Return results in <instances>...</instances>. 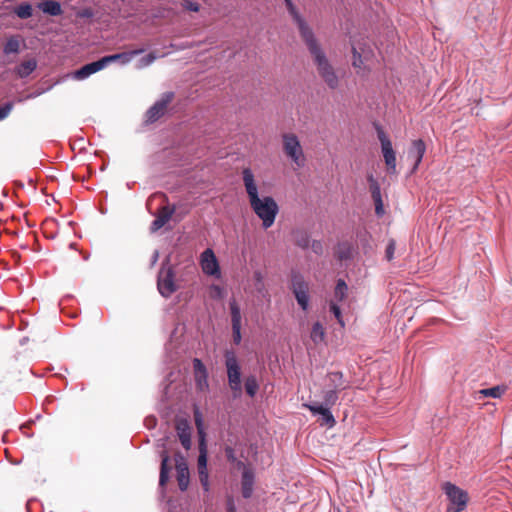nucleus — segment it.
<instances>
[{"label":"nucleus","mask_w":512,"mask_h":512,"mask_svg":"<svg viewBox=\"0 0 512 512\" xmlns=\"http://www.w3.org/2000/svg\"><path fill=\"white\" fill-rule=\"evenodd\" d=\"M242 180L252 210L262 220L265 229L271 227L279 211L276 201L271 196L259 197L258 185L249 167L242 170Z\"/></svg>","instance_id":"f257e3e1"},{"label":"nucleus","mask_w":512,"mask_h":512,"mask_svg":"<svg viewBox=\"0 0 512 512\" xmlns=\"http://www.w3.org/2000/svg\"><path fill=\"white\" fill-rule=\"evenodd\" d=\"M174 130H155L152 134L149 135V141L156 147H159V151L157 153H161L162 155L159 158H165L166 156H173L174 158L171 161L177 160L178 158H183L185 156H193L194 158H201L204 153L202 150L195 149V145H185L180 142H177L174 138H172V132Z\"/></svg>","instance_id":"f03ea898"},{"label":"nucleus","mask_w":512,"mask_h":512,"mask_svg":"<svg viewBox=\"0 0 512 512\" xmlns=\"http://www.w3.org/2000/svg\"><path fill=\"white\" fill-rule=\"evenodd\" d=\"M198 449L199 455L197 460L198 476L203 488V492L207 498L211 497V487L208 473V443L207 434L204 428L203 420L198 414L196 416Z\"/></svg>","instance_id":"7ed1b4c3"},{"label":"nucleus","mask_w":512,"mask_h":512,"mask_svg":"<svg viewBox=\"0 0 512 512\" xmlns=\"http://www.w3.org/2000/svg\"><path fill=\"white\" fill-rule=\"evenodd\" d=\"M305 44L313 57L319 76L330 89H336L339 86V78L316 38L306 41Z\"/></svg>","instance_id":"20e7f679"},{"label":"nucleus","mask_w":512,"mask_h":512,"mask_svg":"<svg viewBox=\"0 0 512 512\" xmlns=\"http://www.w3.org/2000/svg\"><path fill=\"white\" fill-rule=\"evenodd\" d=\"M226 460L233 463L232 471H239L241 473V494L245 499L252 496L255 484V472L250 463H245L237 460L234 457L231 448L226 447Z\"/></svg>","instance_id":"39448f33"},{"label":"nucleus","mask_w":512,"mask_h":512,"mask_svg":"<svg viewBox=\"0 0 512 512\" xmlns=\"http://www.w3.org/2000/svg\"><path fill=\"white\" fill-rule=\"evenodd\" d=\"M179 286L176 282V272L170 264L169 258L161 263V267L157 273V289L163 298H169L178 290Z\"/></svg>","instance_id":"423d86ee"},{"label":"nucleus","mask_w":512,"mask_h":512,"mask_svg":"<svg viewBox=\"0 0 512 512\" xmlns=\"http://www.w3.org/2000/svg\"><path fill=\"white\" fill-rule=\"evenodd\" d=\"M226 374L233 397L240 398L243 393L241 367L233 352L226 351Z\"/></svg>","instance_id":"0eeeda50"},{"label":"nucleus","mask_w":512,"mask_h":512,"mask_svg":"<svg viewBox=\"0 0 512 512\" xmlns=\"http://www.w3.org/2000/svg\"><path fill=\"white\" fill-rule=\"evenodd\" d=\"M442 489L449 500L446 512H461L466 508L469 496L465 490L451 482H445Z\"/></svg>","instance_id":"6e6552de"},{"label":"nucleus","mask_w":512,"mask_h":512,"mask_svg":"<svg viewBox=\"0 0 512 512\" xmlns=\"http://www.w3.org/2000/svg\"><path fill=\"white\" fill-rule=\"evenodd\" d=\"M283 150L285 155L290 158L298 167L305 164V156L299 139L292 133H285L282 136Z\"/></svg>","instance_id":"1a4fd4ad"},{"label":"nucleus","mask_w":512,"mask_h":512,"mask_svg":"<svg viewBox=\"0 0 512 512\" xmlns=\"http://www.w3.org/2000/svg\"><path fill=\"white\" fill-rule=\"evenodd\" d=\"M174 93L173 92H165L162 94L161 98L154 103L153 106H151L148 111L146 112V119L145 123L147 125L155 123L158 119L163 117L165 113L167 112L168 106L172 103L174 100Z\"/></svg>","instance_id":"9d476101"},{"label":"nucleus","mask_w":512,"mask_h":512,"mask_svg":"<svg viewBox=\"0 0 512 512\" xmlns=\"http://www.w3.org/2000/svg\"><path fill=\"white\" fill-rule=\"evenodd\" d=\"M199 264L205 275L214 278L221 277V267L212 248L208 247L201 252Z\"/></svg>","instance_id":"9b49d317"},{"label":"nucleus","mask_w":512,"mask_h":512,"mask_svg":"<svg viewBox=\"0 0 512 512\" xmlns=\"http://www.w3.org/2000/svg\"><path fill=\"white\" fill-rule=\"evenodd\" d=\"M378 139L381 143V152L389 174H395L396 170V152L392 142L384 130H378Z\"/></svg>","instance_id":"f8f14e48"},{"label":"nucleus","mask_w":512,"mask_h":512,"mask_svg":"<svg viewBox=\"0 0 512 512\" xmlns=\"http://www.w3.org/2000/svg\"><path fill=\"white\" fill-rule=\"evenodd\" d=\"M291 290L302 310L307 311L309 308V284L300 274L292 276Z\"/></svg>","instance_id":"ddd939ff"},{"label":"nucleus","mask_w":512,"mask_h":512,"mask_svg":"<svg viewBox=\"0 0 512 512\" xmlns=\"http://www.w3.org/2000/svg\"><path fill=\"white\" fill-rule=\"evenodd\" d=\"M172 325L173 329L170 331L169 339L165 344V362H173L176 359L177 352L174 351V348L186 330V325L175 319L173 320Z\"/></svg>","instance_id":"4468645a"},{"label":"nucleus","mask_w":512,"mask_h":512,"mask_svg":"<svg viewBox=\"0 0 512 512\" xmlns=\"http://www.w3.org/2000/svg\"><path fill=\"white\" fill-rule=\"evenodd\" d=\"M174 460L176 468V479L179 489L181 492H185L188 489L190 483V471L188 462L180 451L175 453Z\"/></svg>","instance_id":"2eb2a0df"},{"label":"nucleus","mask_w":512,"mask_h":512,"mask_svg":"<svg viewBox=\"0 0 512 512\" xmlns=\"http://www.w3.org/2000/svg\"><path fill=\"white\" fill-rule=\"evenodd\" d=\"M286 4V8L289 12V14L292 16L294 22L296 23L300 36L304 42L311 40L314 38V33L311 30V28L307 25L305 20L301 17L299 12L297 11L296 6L293 4L291 0H284Z\"/></svg>","instance_id":"dca6fc26"},{"label":"nucleus","mask_w":512,"mask_h":512,"mask_svg":"<svg viewBox=\"0 0 512 512\" xmlns=\"http://www.w3.org/2000/svg\"><path fill=\"white\" fill-rule=\"evenodd\" d=\"M160 457H161V463H160V475H159L158 486H159L160 496L162 498H164L166 495V485L171 478L172 466L170 464L171 456L167 450H165V449L162 450L160 453Z\"/></svg>","instance_id":"f3484780"},{"label":"nucleus","mask_w":512,"mask_h":512,"mask_svg":"<svg viewBox=\"0 0 512 512\" xmlns=\"http://www.w3.org/2000/svg\"><path fill=\"white\" fill-rule=\"evenodd\" d=\"M231 326H232V339L234 344L238 345L241 342V327L242 316L240 308L235 301L230 302Z\"/></svg>","instance_id":"a211bd4d"},{"label":"nucleus","mask_w":512,"mask_h":512,"mask_svg":"<svg viewBox=\"0 0 512 512\" xmlns=\"http://www.w3.org/2000/svg\"><path fill=\"white\" fill-rule=\"evenodd\" d=\"M176 433L184 449L189 450L192 442V428L188 420L181 418L176 422Z\"/></svg>","instance_id":"6ab92c4d"},{"label":"nucleus","mask_w":512,"mask_h":512,"mask_svg":"<svg viewBox=\"0 0 512 512\" xmlns=\"http://www.w3.org/2000/svg\"><path fill=\"white\" fill-rule=\"evenodd\" d=\"M196 387L200 391L208 389V372L204 363L199 358L193 360Z\"/></svg>","instance_id":"aec40b11"},{"label":"nucleus","mask_w":512,"mask_h":512,"mask_svg":"<svg viewBox=\"0 0 512 512\" xmlns=\"http://www.w3.org/2000/svg\"><path fill=\"white\" fill-rule=\"evenodd\" d=\"M304 407L309 409L313 414H320L322 416L321 425L325 424L329 427H333L335 425L336 421L330 412V408L319 404H304Z\"/></svg>","instance_id":"412c9836"},{"label":"nucleus","mask_w":512,"mask_h":512,"mask_svg":"<svg viewBox=\"0 0 512 512\" xmlns=\"http://www.w3.org/2000/svg\"><path fill=\"white\" fill-rule=\"evenodd\" d=\"M426 151V145L423 140L418 139L412 141L411 147L408 151V157L414 159V165L412 171L414 172L422 161V158Z\"/></svg>","instance_id":"4be33fe9"},{"label":"nucleus","mask_w":512,"mask_h":512,"mask_svg":"<svg viewBox=\"0 0 512 512\" xmlns=\"http://www.w3.org/2000/svg\"><path fill=\"white\" fill-rule=\"evenodd\" d=\"M106 65L103 61V58L97 60V61H94V62H91V63H88L84 66H82L80 69H78L76 72H75V78L76 79H85L87 78L88 76L102 70L103 68H105Z\"/></svg>","instance_id":"5701e85b"},{"label":"nucleus","mask_w":512,"mask_h":512,"mask_svg":"<svg viewBox=\"0 0 512 512\" xmlns=\"http://www.w3.org/2000/svg\"><path fill=\"white\" fill-rule=\"evenodd\" d=\"M144 51H145V49L141 48V49H136V50L129 51V52H122V53H118V54L108 55V56L103 57V61L106 66L109 63L115 62V61H121L123 64H126V63L130 62L134 56L139 55V54L143 53Z\"/></svg>","instance_id":"b1692460"},{"label":"nucleus","mask_w":512,"mask_h":512,"mask_svg":"<svg viewBox=\"0 0 512 512\" xmlns=\"http://www.w3.org/2000/svg\"><path fill=\"white\" fill-rule=\"evenodd\" d=\"M37 68V61L34 58H30L22 61L18 66L15 67V73L19 78L28 77Z\"/></svg>","instance_id":"393cba45"},{"label":"nucleus","mask_w":512,"mask_h":512,"mask_svg":"<svg viewBox=\"0 0 512 512\" xmlns=\"http://www.w3.org/2000/svg\"><path fill=\"white\" fill-rule=\"evenodd\" d=\"M174 212H175V207L173 206L172 208L168 209L165 213H163L160 216L156 217L151 222L150 231L152 233H155L158 230H160L162 227H164L165 224L170 221V219L172 218Z\"/></svg>","instance_id":"a878e982"},{"label":"nucleus","mask_w":512,"mask_h":512,"mask_svg":"<svg viewBox=\"0 0 512 512\" xmlns=\"http://www.w3.org/2000/svg\"><path fill=\"white\" fill-rule=\"evenodd\" d=\"M40 9L49 15L58 16L62 13V8L59 2L48 0L39 5Z\"/></svg>","instance_id":"bb28decb"},{"label":"nucleus","mask_w":512,"mask_h":512,"mask_svg":"<svg viewBox=\"0 0 512 512\" xmlns=\"http://www.w3.org/2000/svg\"><path fill=\"white\" fill-rule=\"evenodd\" d=\"M311 340L315 343H321L325 339V329L320 322H315L310 333Z\"/></svg>","instance_id":"cd10ccee"},{"label":"nucleus","mask_w":512,"mask_h":512,"mask_svg":"<svg viewBox=\"0 0 512 512\" xmlns=\"http://www.w3.org/2000/svg\"><path fill=\"white\" fill-rule=\"evenodd\" d=\"M20 51V39L18 36H11L7 39L3 52L6 55L16 54Z\"/></svg>","instance_id":"c85d7f7f"},{"label":"nucleus","mask_w":512,"mask_h":512,"mask_svg":"<svg viewBox=\"0 0 512 512\" xmlns=\"http://www.w3.org/2000/svg\"><path fill=\"white\" fill-rule=\"evenodd\" d=\"M244 388L246 393L253 398L259 389V384L257 381V378L254 375H249L245 378L244 381Z\"/></svg>","instance_id":"c756f323"},{"label":"nucleus","mask_w":512,"mask_h":512,"mask_svg":"<svg viewBox=\"0 0 512 512\" xmlns=\"http://www.w3.org/2000/svg\"><path fill=\"white\" fill-rule=\"evenodd\" d=\"M14 13L20 19H28L32 16L33 9L28 3H21L14 8Z\"/></svg>","instance_id":"7c9ffc66"},{"label":"nucleus","mask_w":512,"mask_h":512,"mask_svg":"<svg viewBox=\"0 0 512 512\" xmlns=\"http://www.w3.org/2000/svg\"><path fill=\"white\" fill-rule=\"evenodd\" d=\"M506 388L504 386H494L491 388L482 389L479 391L480 394H482L484 397H491V398H500Z\"/></svg>","instance_id":"2f4dec72"},{"label":"nucleus","mask_w":512,"mask_h":512,"mask_svg":"<svg viewBox=\"0 0 512 512\" xmlns=\"http://www.w3.org/2000/svg\"><path fill=\"white\" fill-rule=\"evenodd\" d=\"M328 379L331 383V386L335 390H340L344 388L343 382V374L341 372H331L328 374Z\"/></svg>","instance_id":"473e14b6"},{"label":"nucleus","mask_w":512,"mask_h":512,"mask_svg":"<svg viewBox=\"0 0 512 512\" xmlns=\"http://www.w3.org/2000/svg\"><path fill=\"white\" fill-rule=\"evenodd\" d=\"M324 402H323V406L324 407H328V408H331L333 405H335V403L337 402V399H338V390H335V389H330L328 391H326L324 393Z\"/></svg>","instance_id":"72a5a7b5"},{"label":"nucleus","mask_w":512,"mask_h":512,"mask_svg":"<svg viewBox=\"0 0 512 512\" xmlns=\"http://www.w3.org/2000/svg\"><path fill=\"white\" fill-rule=\"evenodd\" d=\"M347 290H348V287H347V284L345 283V281L342 279H339L337 281V284H336V287L334 290L335 298L338 301H343L344 298L346 297Z\"/></svg>","instance_id":"f704fd0d"},{"label":"nucleus","mask_w":512,"mask_h":512,"mask_svg":"<svg viewBox=\"0 0 512 512\" xmlns=\"http://www.w3.org/2000/svg\"><path fill=\"white\" fill-rule=\"evenodd\" d=\"M352 256V247L349 243H341L338 245L337 257L340 260L349 259Z\"/></svg>","instance_id":"c9c22d12"},{"label":"nucleus","mask_w":512,"mask_h":512,"mask_svg":"<svg viewBox=\"0 0 512 512\" xmlns=\"http://www.w3.org/2000/svg\"><path fill=\"white\" fill-rule=\"evenodd\" d=\"M295 244L300 248L306 249L310 246V238L306 232H298L295 235Z\"/></svg>","instance_id":"e433bc0d"},{"label":"nucleus","mask_w":512,"mask_h":512,"mask_svg":"<svg viewBox=\"0 0 512 512\" xmlns=\"http://www.w3.org/2000/svg\"><path fill=\"white\" fill-rule=\"evenodd\" d=\"M173 374H174L173 371H170L168 373V375L165 376L164 380L161 383L162 394H163L162 397L165 399H168L170 397L168 390H169L170 385L173 383V379H172Z\"/></svg>","instance_id":"4c0bfd02"},{"label":"nucleus","mask_w":512,"mask_h":512,"mask_svg":"<svg viewBox=\"0 0 512 512\" xmlns=\"http://www.w3.org/2000/svg\"><path fill=\"white\" fill-rule=\"evenodd\" d=\"M209 295L213 299H223L224 298V286L219 284H212L209 287Z\"/></svg>","instance_id":"58836bf2"},{"label":"nucleus","mask_w":512,"mask_h":512,"mask_svg":"<svg viewBox=\"0 0 512 512\" xmlns=\"http://www.w3.org/2000/svg\"><path fill=\"white\" fill-rule=\"evenodd\" d=\"M253 280L255 290L259 293H263L265 291V285L262 273L260 271H255L253 274Z\"/></svg>","instance_id":"ea45409f"},{"label":"nucleus","mask_w":512,"mask_h":512,"mask_svg":"<svg viewBox=\"0 0 512 512\" xmlns=\"http://www.w3.org/2000/svg\"><path fill=\"white\" fill-rule=\"evenodd\" d=\"M352 53H353L352 65L355 68L361 69L364 65L362 55L357 51L356 47H354V46L352 47Z\"/></svg>","instance_id":"a19ab883"},{"label":"nucleus","mask_w":512,"mask_h":512,"mask_svg":"<svg viewBox=\"0 0 512 512\" xmlns=\"http://www.w3.org/2000/svg\"><path fill=\"white\" fill-rule=\"evenodd\" d=\"M330 311L333 313L335 318L337 319L338 323L344 327V321L342 318V313L340 307L335 303H330Z\"/></svg>","instance_id":"79ce46f5"},{"label":"nucleus","mask_w":512,"mask_h":512,"mask_svg":"<svg viewBox=\"0 0 512 512\" xmlns=\"http://www.w3.org/2000/svg\"><path fill=\"white\" fill-rule=\"evenodd\" d=\"M159 57V55L155 52V51H152L150 52L149 54H147L145 57H143L141 60H140V63H141V66L142 67H145V66H149L150 64H152L157 58Z\"/></svg>","instance_id":"37998d69"},{"label":"nucleus","mask_w":512,"mask_h":512,"mask_svg":"<svg viewBox=\"0 0 512 512\" xmlns=\"http://www.w3.org/2000/svg\"><path fill=\"white\" fill-rule=\"evenodd\" d=\"M396 249V242L394 239H390L385 251V257L388 261H391L394 257V252Z\"/></svg>","instance_id":"c03bdc74"},{"label":"nucleus","mask_w":512,"mask_h":512,"mask_svg":"<svg viewBox=\"0 0 512 512\" xmlns=\"http://www.w3.org/2000/svg\"><path fill=\"white\" fill-rule=\"evenodd\" d=\"M369 188L373 201L382 199L379 183H374L373 185L369 186Z\"/></svg>","instance_id":"a18cd8bd"},{"label":"nucleus","mask_w":512,"mask_h":512,"mask_svg":"<svg viewBox=\"0 0 512 512\" xmlns=\"http://www.w3.org/2000/svg\"><path fill=\"white\" fill-rule=\"evenodd\" d=\"M13 108L12 103H6L2 106H0V121L5 119L11 112Z\"/></svg>","instance_id":"49530a36"},{"label":"nucleus","mask_w":512,"mask_h":512,"mask_svg":"<svg viewBox=\"0 0 512 512\" xmlns=\"http://www.w3.org/2000/svg\"><path fill=\"white\" fill-rule=\"evenodd\" d=\"M309 247H311L312 251L318 255H321L323 253V245L321 241L314 240L312 241Z\"/></svg>","instance_id":"de8ad7c7"},{"label":"nucleus","mask_w":512,"mask_h":512,"mask_svg":"<svg viewBox=\"0 0 512 512\" xmlns=\"http://www.w3.org/2000/svg\"><path fill=\"white\" fill-rule=\"evenodd\" d=\"M144 422L148 429H154L157 426V418L154 415L147 416Z\"/></svg>","instance_id":"09e8293b"},{"label":"nucleus","mask_w":512,"mask_h":512,"mask_svg":"<svg viewBox=\"0 0 512 512\" xmlns=\"http://www.w3.org/2000/svg\"><path fill=\"white\" fill-rule=\"evenodd\" d=\"M374 203H375V212L377 215H382L383 214V202H382V199H379V200H374Z\"/></svg>","instance_id":"8fccbe9b"},{"label":"nucleus","mask_w":512,"mask_h":512,"mask_svg":"<svg viewBox=\"0 0 512 512\" xmlns=\"http://www.w3.org/2000/svg\"><path fill=\"white\" fill-rule=\"evenodd\" d=\"M226 509H227V512H236V508L233 504V500L230 498L226 499Z\"/></svg>","instance_id":"3c124183"},{"label":"nucleus","mask_w":512,"mask_h":512,"mask_svg":"<svg viewBox=\"0 0 512 512\" xmlns=\"http://www.w3.org/2000/svg\"><path fill=\"white\" fill-rule=\"evenodd\" d=\"M159 258V252L157 250L154 251L152 257H151V264L154 265Z\"/></svg>","instance_id":"603ef678"},{"label":"nucleus","mask_w":512,"mask_h":512,"mask_svg":"<svg viewBox=\"0 0 512 512\" xmlns=\"http://www.w3.org/2000/svg\"><path fill=\"white\" fill-rule=\"evenodd\" d=\"M367 180L369 182V186L373 185L374 183H378V181L374 178V176L372 174H370L368 177H367Z\"/></svg>","instance_id":"864d4df0"},{"label":"nucleus","mask_w":512,"mask_h":512,"mask_svg":"<svg viewBox=\"0 0 512 512\" xmlns=\"http://www.w3.org/2000/svg\"><path fill=\"white\" fill-rule=\"evenodd\" d=\"M188 8L192 11H198L199 9L197 4L191 2L189 3Z\"/></svg>","instance_id":"5fc2aeb1"},{"label":"nucleus","mask_w":512,"mask_h":512,"mask_svg":"<svg viewBox=\"0 0 512 512\" xmlns=\"http://www.w3.org/2000/svg\"><path fill=\"white\" fill-rule=\"evenodd\" d=\"M99 212H100L102 215H105V214L107 213V208H106V207H104V206H101V207L99 208Z\"/></svg>","instance_id":"6e6d98bb"},{"label":"nucleus","mask_w":512,"mask_h":512,"mask_svg":"<svg viewBox=\"0 0 512 512\" xmlns=\"http://www.w3.org/2000/svg\"><path fill=\"white\" fill-rule=\"evenodd\" d=\"M82 257H83V259H84L85 261H87V260L89 259V257H90V254H89V253H87V252H84V253H82Z\"/></svg>","instance_id":"4d7b16f0"},{"label":"nucleus","mask_w":512,"mask_h":512,"mask_svg":"<svg viewBox=\"0 0 512 512\" xmlns=\"http://www.w3.org/2000/svg\"><path fill=\"white\" fill-rule=\"evenodd\" d=\"M70 249H76V243H70L69 244Z\"/></svg>","instance_id":"13d9d810"},{"label":"nucleus","mask_w":512,"mask_h":512,"mask_svg":"<svg viewBox=\"0 0 512 512\" xmlns=\"http://www.w3.org/2000/svg\"><path fill=\"white\" fill-rule=\"evenodd\" d=\"M26 341H27V338H23V339L20 341V344H22V345H23L24 343H26Z\"/></svg>","instance_id":"bf43d9fd"},{"label":"nucleus","mask_w":512,"mask_h":512,"mask_svg":"<svg viewBox=\"0 0 512 512\" xmlns=\"http://www.w3.org/2000/svg\"><path fill=\"white\" fill-rule=\"evenodd\" d=\"M167 503H168L169 506H172V499H168Z\"/></svg>","instance_id":"052dcab7"},{"label":"nucleus","mask_w":512,"mask_h":512,"mask_svg":"<svg viewBox=\"0 0 512 512\" xmlns=\"http://www.w3.org/2000/svg\"><path fill=\"white\" fill-rule=\"evenodd\" d=\"M14 465H18L20 463V461L18 460H15L14 462H12Z\"/></svg>","instance_id":"680f3d73"},{"label":"nucleus","mask_w":512,"mask_h":512,"mask_svg":"<svg viewBox=\"0 0 512 512\" xmlns=\"http://www.w3.org/2000/svg\"><path fill=\"white\" fill-rule=\"evenodd\" d=\"M27 437H32L33 436V433H30V432H27Z\"/></svg>","instance_id":"e2e57ef3"},{"label":"nucleus","mask_w":512,"mask_h":512,"mask_svg":"<svg viewBox=\"0 0 512 512\" xmlns=\"http://www.w3.org/2000/svg\"><path fill=\"white\" fill-rule=\"evenodd\" d=\"M27 437H32L33 436V433H30V432H27Z\"/></svg>","instance_id":"0e129e2a"},{"label":"nucleus","mask_w":512,"mask_h":512,"mask_svg":"<svg viewBox=\"0 0 512 512\" xmlns=\"http://www.w3.org/2000/svg\"><path fill=\"white\" fill-rule=\"evenodd\" d=\"M46 237H47V238H54L55 236H54V235H52V234H49V236H48V235H46Z\"/></svg>","instance_id":"69168bd1"},{"label":"nucleus","mask_w":512,"mask_h":512,"mask_svg":"<svg viewBox=\"0 0 512 512\" xmlns=\"http://www.w3.org/2000/svg\"><path fill=\"white\" fill-rule=\"evenodd\" d=\"M23 187H24V185H23L22 183H20V184L18 185V188H23Z\"/></svg>","instance_id":"338daca9"},{"label":"nucleus","mask_w":512,"mask_h":512,"mask_svg":"<svg viewBox=\"0 0 512 512\" xmlns=\"http://www.w3.org/2000/svg\"><path fill=\"white\" fill-rule=\"evenodd\" d=\"M7 193H8V192H7L6 190H4V191H3V195H5V196H6V195H7Z\"/></svg>","instance_id":"774afa93"}]
</instances>
